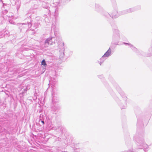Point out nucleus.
<instances>
[{
	"instance_id": "obj_11",
	"label": "nucleus",
	"mask_w": 152,
	"mask_h": 152,
	"mask_svg": "<svg viewBox=\"0 0 152 152\" xmlns=\"http://www.w3.org/2000/svg\"><path fill=\"white\" fill-rule=\"evenodd\" d=\"M41 122H42V123H43V124H44V121H41Z\"/></svg>"
},
{
	"instance_id": "obj_10",
	"label": "nucleus",
	"mask_w": 152,
	"mask_h": 152,
	"mask_svg": "<svg viewBox=\"0 0 152 152\" xmlns=\"http://www.w3.org/2000/svg\"><path fill=\"white\" fill-rule=\"evenodd\" d=\"M75 152H79V151H78V149H77L75 150Z\"/></svg>"
},
{
	"instance_id": "obj_7",
	"label": "nucleus",
	"mask_w": 152,
	"mask_h": 152,
	"mask_svg": "<svg viewBox=\"0 0 152 152\" xmlns=\"http://www.w3.org/2000/svg\"><path fill=\"white\" fill-rule=\"evenodd\" d=\"M117 12L116 11L115 12V13H112V14L111 15L112 17L113 18H116V16L117 15Z\"/></svg>"
},
{
	"instance_id": "obj_3",
	"label": "nucleus",
	"mask_w": 152,
	"mask_h": 152,
	"mask_svg": "<svg viewBox=\"0 0 152 152\" xmlns=\"http://www.w3.org/2000/svg\"><path fill=\"white\" fill-rule=\"evenodd\" d=\"M111 53V50L110 48H109L108 50L104 53L103 56L105 57H108L110 55Z\"/></svg>"
},
{
	"instance_id": "obj_8",
	"label": "nucleus",
	"mask_w": 152,
	"mask_h": 152,
	"mask_svg": "<svg viewBox=\"0 0 152 152\" xmlns=\"http://www.w3.org/2000/svg\"><path fill=\"white\" fill-rule=\"evenodd\" d=\"M41 64L42 65L44 66H46L47 65L46 63L45 62V61L44 59L42 61Z\"/></svg>"
},
{
	"instance_id": "obj_9",
	"label": "nucleus",
	"mask_w": 152,
	"mask_h": 152,
	"mask_svg": "<svg viewBox=\"0 0 152 152\" xmlns=\"http://www.w3.org/2000/svg\"><path fill=\"white\" fill-rule=\"evenodd\" d=\"M144 145L145 146H144L146 148H147L148 147V146L147 145Z\"/></svg>"
},
{
	"instance_id": "obj_12",
	"label": "nucleus",
	"mask_w": 152,
	"mask_h": 152,
	"mask_svg": "<svg viewBox=\"0 0 152 152\" xmlns=\"http://www.w3.org/2000/svg\"><path fill=\"white\" fill-rule=\"evenodd\" d=\"M63 45L64 46V43H63Z\"/></svg>"
},
{
	"instance_id": "obj_5",
	"label": "nucleus",
	"mask_w": 152,
	"mask_h": 152,
	"mask_svg": "<svg viewBox=\"0 0 152 152\" xmlns=\"http://www.w3.org/2000/svg\"><path fill=\"white\" fill-rule=\"evenodd\" d=\"M22 24V25H25L26 26L25 27H28V28H30L31 26V23H28L27 24L23 23H21V24Z\"/></svg>"
},
{
	"instance_id": "obj_6",
	"label": "nucleus",
	"mask_w": 152,
	"mask_h": 152,
	"mask_svg": "<svg viewBox=\"0 0 152 152\" xmlns=\"http://www.w3.org/2000/svg\"><path fill=\"white\" fill-rule=\"evenodd\" d=\"M105 57H103V56L100 59V61H100L99 63V64L100 65H101V63H102L104 60L105 59L104 58Z\"/></svg>"
},
{
	"instance_id": "obj_1",
	"label": "nucleus",
	"mask_w": 152,
	"mask_h": 152,
	"mask_svg": "<svg viewBox=\"0 0 152 152\" xmlns=\"http://www.w3.org/2000/svg\"><path fill=\"white\" fill-rule=\"evenodd\" d=\"M52 38V37L49 38L47 39L45 41V44L46 47H48V45H52L53 44V42H51Z\"/></svg>"
},
{
	"instance_id": "obj_13",
	"label": "nucleus",
	"mask_w": 152,
	"mask_h": 152,
	"mask_svg": "<svg viewBox=\"0 0 152 152\" xmlns=\"http://www.w3.org/2000/svg\"><path fill=\"white\" fill-rule=\"evenodd\" d=\"M144 151H145V148H144Z\"/></svg>"
},
{
	"instance_id": "obj_4",
	"label": "nucleus",
	"mask_w": 152,
	"mask_h": 152,
	"mask_svg": "<svg viewBox=\"0 0 152 152\" xmlns=\"http://www.w3.org/2000/svg\"><path fill=\"white\" fill-rule=\"evenodd\" d=\"M124 43V44H127V45H130V47L132 48V50H135L137 49L136 48H135L134 47H133V46L132 45H131L130 44L126 43Z\"/></svg>"
},
{
	"instance_id": "obj_2",
	"label": "nucleus",
	"mask_w": 152,
	"mask_h": 152,
	"mask_svg": "<svg viewBox=\"0 0 152 152\" xmlns=\"http://www.w3.org/2000/svg\"><path fill=\"white\" fill-rule=\"evenodd\" d=\"M134 11V8H130L127 10H126L123 11V14H126L128 13H129L133 12Z\"/></svg>"
}]
</instances>
